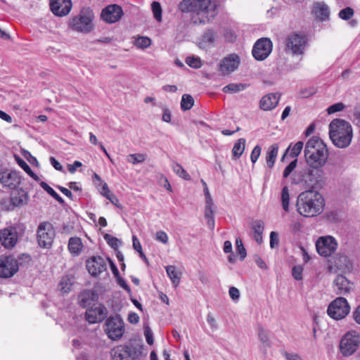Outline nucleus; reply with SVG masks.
I'll return each mask as SVG.
<instances>
[{
  "label": "nucleus",
  "instance_id": "55",
  "mask_svg": "<svg viewBox=\"0 0 360 360\" xmlns=\"http://www.w3.org/2000/svg\"><path fill=\"white\" fill-rule=\"evenodd\" d=\"M7 180H22V176L21 172L16 170H9L6 174Z\"/></svg>",
  "mask_w": 360,
  "mask_h": 360
},
{
  "label": "nucleus",
  "instance_id": "15",
  "mask_svg": "<svg viewBox=\"0 0 360 360\" xmlns=\"http://www.w3.org/2000/svg\"><path fill=\"white\" fill-rule=\"evenodd\" d=\"M338 243L332 236L321 237L316 243L317 252L322 257L330 256L337 249Z\"/></svg>",
  "mask_w": 360,
  "mask_h": 360
},
{
  "label": "nucleus",
  "instance_id": "37",
  "mask_svg": "<svg viewBox=\"0 0 360 360\" xmlns=\"http://www.w3.org/2000/svg\"><path fill=\"white\" fill-rule=\"evenodd\" d=\"M15 158L19 166L25 172H27L34 180H39L38 176L32 172L30 167L25 162V160H23L22 158L17 155H15Z\"/></svg>",
  "mask_w": 360,
  "mask_h": 360
},
{
  "label": "nucleus",
  "instance_id": "61",
  "mask_svg": "<svg viewBox=\"0 0 360 360\" xmlns=\"http://www.w3.org/2000/svg\"><path fill=\"white\" fill-rule=\"evenodd\" d=\"M229 293L233 300H238L240 297L239 290L236 287H231Z\"/></svg>",
  "mask_w": 360,
  "mask_h": 360
},
{
  "label": "nucleus",
  "instance_id": "56",
  "mask_svg": "<svg viewBox=\"0 0 360 360\" xmlns=\"http://www.w3.org/2000/svg\"><path fill=\"white\" fill-rule=\"evenodd\" d=\"M144 335L146 337V342L149 345H152L154 342L153 332L148 326H144Z\"/></svg>",
  "mask_w": 360,
  "mask_h": 360
},
{
  "label": "nucleus",
  "instance_id": "21",
  "mask_svg": "<svg viewBox=\"0 0 360 360\" xmlns=\"http://www.w3.org/2000/svg\"><path fill=\"white\" fill-rule=\"evenodd\" d=\"M50 8L57 16L67 15L72 8L71 0H50Z\"/></svg>",
  "mask_w": 360,
  "mask_h": 360
},
{
  "label": "nucleus",
  "instance_id": "20",
  "mask_svg": "<svg viewBox=\"0 0 360 360\" xmlns=\"http://www.w3.org/2000/svg\"><path fill=\"white\" fill-rule=\"evenodd\" d=\"M240 63V58L238 55L233 53L224 58L220 63L219 70L223 75H227L235 71Z\"/></svg>",
  "mask_w": 360,
  "mask_h": 360
},
{
  "label": "nucleus",
  "instance_id": "62",
  "mask_svg": "<svg viewBox=\"0 0 360 360\" xmlns=\"http://www.w3.org/2000/svg\"><path fill=\"white\" fill-rule=\"evenodd\" d=\"M100 193L103 196L105 197L106 198H109L110 195L112 194V193H111L105 182L101 184Z\"/></svg>",
  "mask_w": 360,
  "mask_h": 360
},
{
  "label": "nucleus",
  "instance_id": "32",
  "mask_svg": "<svg viewBox=\"0 0 360 360\" xmlns=\"http://www.w3.org/2000/svg\"><path fill=\"white\" fill-rule=\"evenodd\" d=\"M166 272L167 276L171 279L172 283L177 286L181 280V273L179 271H177L176 269V267L174 266H168L166 267Z\"/></svg>",
  "mask_w": 360,
  "mask_h": 360
},
{
  "label": "nucleus",
  "instance_id": "49",
  "mask_svg": "<svg viewBox=\"0 0 360 360\" xmlns=\"http://www.w3.org/2000/svg\"><path fill=\"white\" fill-rule=\"evenodd\" d=\"M345 108V105L342 102H339L330 105L326 110L328 114L330 115L335 112H340L343 110Z\"/></svg>",
  "mask_w": 360,
  "mask_h": 360
},
{
  "label": "nucleus",
  "instance_id": "43",
  "mask_svg": "<svg viewBox=\"0 0 360 360\" xmlns=\"http://www.w3.org/2000/svg\"><path fill=\"white\" fill-rule=\"evenodd\" d=\"M151 44V39L148 37H139L134 42V45L139 49H146Z\"/></svg>",
  "mask_w": 360,
  "mask_h": 360
},
{
  "label": "nucleus",
  "instance_id": "10",
  "mask_svg": "<svg viewBox=\"0 0 360 360\" xmlns=\"http://www.w3.org/2000/svg\"><path fill=\"white\" fill-rule=\"evenodd\" d=\"M37 236L40 247L50 248L55 237V230L53 225L48 221L40 223L37 228Z\"/></svg>",
  "mask_w": 360,
  "mask_h": 360
},
{
  "label": "nucleus",
  "instance_id": "14",
  "mask_svg": "<svg viewBox=\"0 0 360 360\" xmlns=\"http://www.w3.org/2000/svg\"><path fill=\"white\" fill-rule=\"evenodd\" d=\"M19 269L18 262L13 256L0 257V278L12 277Z\"/></svg>",
  "mask_w": 360,
  "mask_h": 360
},
{
  "label": "nucleus",
  "instance_id": "51",
  "mask_svg": "<svg viewBox=\"0 0 360 360\" xmlns=\"http://www.w3.org/2000/svg\"><path fill=\"white\" fill-rule=\"evenodd\" d=\"M173 170L181 179L186 180L188 177L186 171L178 163H175L173 165Z\"/></svg>",
  "mask_w": 360,
  "mask_h": 360
},
{
  "label": "nucleus",
  "instance_id": "30",
  "mask_svg": "<svg viewBox=\"0 0 360 360\" xmlns=\"http://www.w3.org/2000/svg\"><path fill=\"white\" fill-rule=\"evenodd\" d=\"M253 237L255 241L260 244L262 242V233L264 231V222L261 220H255L252 224Z\"/></svg>",
  "mask_w": 360,
  "mask_h": 360
},
{
  "label": "nucleus",
  "instance_id": "50",
  "mask_svg": "<svg viewBox=\"0 0 360 360\" xmlns=\"http://www.w3.org/2000/svg\"><path fill=\"white\" fill-rule=\"evenodd\" d=\"M89 141L91 144L94 146L98 145L101 150L105 153V155L110 158V155L107 152L105 148L103 146V143L98 141L96 136L92 132L89 133Z\"/></svg>",
  "mask_w": 360,
  "mask_h": 360
},
{
  "label": "nucleus",
  "instance_id": "3",
  "mask_svg": "<svg viewBox=\"0 0 360 360\" xmlns=\"http://www.w3.org/2000/svg\"><path fill=\"white\" fill-rule=\"evenodd\" d=\"M297 206V211L301 215L311 217L320 214L323 211L325 200L313 187L299 195Z\"/></svg>",
  "mask_w": 360,
  "mask_h": 360
},
{
  "label": "nucleus",
  "instance_id": "27",
  "mask_svg": "<svg viewBox=\"0 0 360 360\" xmlns=\"http://www.w3.org/2000/svg\"><path fill=\"white\" fill-rule=\"evenodd\" d=\"M278 153V145L277 143L272 144L269 147L266 154V162L269 169H271L274 167Z\"/></svg>",
  "mask_w": 360,
  "mask_h": 360
},
{
  "label": "nucleus",
  "instance_id": "36",
  "mask_svg": "<svg viewBox=\"0 0 360 360\" xmlns=\"http://www.w3.org/2000/svg\"><path fill=\"white\" fill-rule=\"evenodd\" d=\"M304 143L302 141H297L295 144L292 146L290 144L288 149L286 150V153H288L290 150V156L292 158H297L301 153L302 148H303Z\"/></svg>",
  "mask_w": 360,
  "mask_h": 360
},
{
  "label": "nucleus",
  "instance_id": "17",
  "mask_svg": "<svg viewBox=\"0 0 360 360\" xmlns=\"http://www.w3.org/2000/svg\"><path fill=\"white\" fill-rule=\"evenodd\" d=\"M124 12L122 8L117 4H110L105 7L101 13V19L108 24L118 22Z\"/></svg>",
  "mask_w": 360,
  "mask_h": 360
},
{
  "label": "nucleus",
  "instance_id": "12",
  "mask_svg": "<svg viewBox=\"0 0 360 360\" xmlns=\"http://www.w3.org/2000/svg\"><path fill=\"white\" fill-rule=\"evenodd\" d=\"M110 353L112 360H134L140 356L141 351L132 345H120L113 347Z\"/></svg>",
  "mask_w": 360,
  "mask_h": 360
},
{
  "label": "nucleus",
  "instance_id": "58",
  "mask_svg": "<svg viewBox=\"0 0 360 360\" xmlns=\"http://www.w3.org/2000/svg\"><path fill=\"white\" fill-rule=\"evenodd\" d=\"M155 240L163 244L168 243V236L164 231H158L155 234Z\"/></svg>",
  "mask_w": 360,
  "mask_h": 360
},
{
  "label": "nucleus",
  "instance_id": "52",
  "mask_svg": "<svg viewBox=\"0 0 360 360\" xmlns=\"http://www.w3.org/2000/svg\"><path fill=\"white\" fill-rule=\"evenodd\" d=\"M297 163V160H292L284 169L283 173V178H288L295 169Z\"/></svg>",
  "mask_w": 360,
  "mask_h": 360
},
{
  "label": "nucleus",
  "instance_id": "13",
  "mask_svg": "<svg viewBox=\"0 0 360 360\" xmlns=\"http://www.w3.org/2000/svg\"><path fill=\"white\" fill-rule=\"evenodd\" d=\"M273 44L268 38L258 39L253 46L252 53L255 60L262 61L265 60L272 51Z\"/></svg>",
  "mask_w": 360,
  "mask_h": 360
},
{
  "label": "nucleus",
  "instance_id": "33",
  "mask_svg": "<svg viewBox=\"0 0 360 360\" xmlns=\"http://www.w3.org/2000/svg\"><path fill=\"white\" fill-rule=\"evenodd\" d=\"M269 335V332L265 330L262 326H259L258 327V338L265 347H269L271 346Z\"/></svg>",
  "mask_w": 360,
  "mask_h": 360
},
{
  "label": "nucleus",
  "instance_id": "19",
  "mask_svg": "<svg viewBox=\"0 0 360 360\" xmlns=\"http://www.w3.org/2000/svg\"><path fill=\"white\" fill-rule=\"evenodd\" d=\"M107 308L103 304H100L97 307L87 309L85 313V318L89 323H96L104 321L107 318Z\"/></svg>",
  "mask_w": 360,
  "mask_h": 360
},
{
  "label": "nucleus",
  "instance_id": "4",
  "mask_svg": "<svg viewBox=\"0 0 360 360\" xmlns=\"http://www.w3.org/2000/svg\"><path fill=\"white\" fill-rule=\"evenodd\" d=\"M329 136L336 147L345 148L352 142V127L349 122L343 119H334L329 124Z\"/></svg>",
  "mask_w": 360,
  "mask_h": 360
},
{
  "label": "nucleus",
  "instance_id": "9",
  "mask_svg": "<svg viewBox=\"0 0 360 360\" xmlns=\"http://www.w3.org/2000/svg\"><path fill=\"white\" fill-rule=\"evenodd\" d=\"M104 330L112 340L120 339L124 332V322L121 316L115 315L107 318Z\"/></svg>",
  "mask_w": 360,
  "mask_h": 360
},
{
  "label": "nucleus",
  "instance_id": "5",
  "mask_svg": "<svg viewBox=\"0 0 360 360\" xmlns=\"http://www.w3.org/2000/svg\"><path fill=\"white\" fill-rule=\"evenodd\" d=\"M94 14L90 8H82L79 14L71 19L70 27L79 32L89 33L94 30Z\"/></svg>",
  "mask_w": 360,
  "mask_h": 360
},
{
  "label": "nucleus",
  "instance_id": "34",
  "mask_svg": "<svg viewBox=\"0 0 360 360\" xmlns=\"http://www.w3.org/2000/svg\"><path fill=\"white\" fill-rule=\"evenodd\" d=\"M41 186L55 200H56L60 205H64L65 201L63 198L58 194L53 188H52L50 186H49L46 181H40Z\"/></svg>",
  "mask_w": 360,
  "mask_h": 360
},
{
  "label": "nucleus",
  "instance_id": "25",
  "mask_svg": "<svg viewBox=\"0 0 360 360\" xmlns=\"http://www.w3.org/2000/svg\"><path fill=\"white\" fill-rule=\"evenodd\" d=\"M334 284L337 287L336 293L339 295H346L351 290L350 281L343 275H338L334 281Z\"/></svg>",
  "mask_w": 360,
  "mask_h": 360
},
{
  "label": "nucleus",
  "instance_id": "29",
  "mask_svg": "<svg viewBox=\"0 0 360 360\" xmlns=\"http://www.w3.org/2000/svg\"><path fill=\"white\" fill-rule=\"evenodd\" d=\"M335 265L341 269L352 271L353 269V263L349 257L345 255H339L335 260Z\"/></svg>",
  "mask_w": 360,
  "mask_h": 360
},
{
  "label": "nucleus",
  "instance_id": "23",
  "mask_svg": "<svg viewBox=\"0 0 360 360\" xmlns=\"http://www.w3.org/2000/svg\"><path fill=\"white\" fill-rule=\"evenodd\" d=\"M98 295L94 290H84L78 296V302L82 307H87L98 300Z\"/></svg>",
  "mask_w": 360,
  "mask_h": 360
},
{
  "label": "nucleus",
  "instance_id": "44",
  "mask_svg": "<svg viewBox=\"0 0 360 360\" xmlns=\"http://www.w3.org/2000/svg\"><path fill=\"white\" fill-rule=\"evenodd\" d=\"M15 205H13L11 198H3L0 200V208L4 211H12L15 208Z\"/></svg>",
  "mask_w": 360,
  "mask_h": 360
},
{
  "label": "nucleus",
  "instance_id": "24",
  "mask_svg": "<svg viewBox=\"0 0 360 360\" xmlns=\"http://www.w3.org/2000/svg\"><path fill=\"white\" fill-rule=\"evenodd\" d=\"M217 32L213 29H207L200 38L199 46L202 49H210L214 46Z\"/></svg>",
  "mask_w": 360,
  "mask_h": 360
},
{
  "label": "nucleus",
  "instance_id": "47",
  "mask_svg": "<svg viewBox=\"0 0 360 360\" xmlns=\"http://www.w3.org/2000/svg\"><path fill=\"white\" fill-rule=\"evenodd\" d=\"M146 157V155L141 153H134L128 156V160L133 165H136L144 162Z\"/></svg>",
  "mask_w": 360,
  "mask_h": 360
},
{
  "label": "nucleus",
  "instance_id": "48",
  "mask_svg": "<svg viewBox=\"0 0 360 360\" xmlns=\"http://www.w3.org/2000/svg\"><path fill=\"white\" fill-rule=\"evenodd\" d=\"M353 15L354 10L351 7H346L342 9L338 13V16L345 20H349Z\"/></svg>",
  "mask_w": 360,
  "mask_h": 360
},
{
  "label": "nucleus",
  "instance_id": "2",
  "mask_svg": "<svg viewBox=\"0 0 360 360\" xmlns=\"http://www.w3.org/2000/svg\"><path fill=\"white\" fill-rule=\"evenodd\" d=\"M178 8L181 13H190L191 21L195 25L211 22L218 13L214 0H182Z\"/></svg>",
  "mask_w": 360,
  "mask_h": 360
},
{
  "label": "nucleus",
  "instance_id": "64",
  "mask_svg": "<svg viewBox=\"0 0 360 360\" xmlns=\"http://www.w3.org/2000/svg\"><path fill=\"white\" fill-rule=\"evenodd\" d=\"M352 316L354 320L360 325V304L353 311Z\"/></svg>",
  "mask_w": 360,
  "mask_h": 360
},
{
  "label": "nucleus",
  "instance_id": "39",
  "mask_svg": "<svg viewBox=\"0 0 360 360\" xmlns=\"http://www.w3.org/2000/svg\"><path fill=\"white\" fill-rule=\"evenodd\" d=\"M194 104L193 98L189 94H184L181 101V108L186 111L190 110Z\"/></svg>",
  "mask_w": 360,
  "mask_h": 360
},
{
  "label": "nucleus",
  "instance_id": "26",
  "mask_svg": "<svg viewBox=\"0 0 360 360\" xmlns=\"http://www.w3.org/2000/svg\"><path fill=\"white\" fill-rule=\"evenodd\" d=\"M313 12L321 20H326L329 18L328 6L323 2H316L314 5Z\"/></svg>",
  "mask_w": 360,
  "mask_h": 360
},
{
  "label": "nucleus",
  "instance_id": "46",
  "mask_svg": "<svg viewBox=\"0 0 360 360\" xmlns=\"http://www.w3.org/2000/svg\"><path fill=\"white\" fill-rule=\"evenodd\" d=\"M186 63L191 68L198 69L202 65L200 59L198 57L188 56L186 58Z\"/></svg>",
  "mask_w": 360,
  "mask_h": 360
},
{
  "label": "nucleus",
  "instance_id": "18",
  "mask_svg": "<svg viewBox=\"0 0 360 360\" xmlns=\"http://www.w3.org/2000/svg\"><path fill=\"white\" fill-rule=\"evenodd\" d=\"M86 266L89 273L94 277H97L107 270L105 259L101 256H92L86 260Z\"/></svg>",
  "mask_w": 360,
  "mask_h": 360
},
{
  "label": "nucleus",
  "instance_id": "16",
  "mask_svg": "<svg viewBox=\"0 0 360 360\" xmlns=\"http://www.w3.org/2000/svg\"><path fill=\"white\" fill-rule=\"evenodd\" d=\"M1 183H8L9 181H1ZM5 186H8L11 189L10 198L13 201V205L16 207H21L27 205L29 196L27 193L21 188H18L16 184L11 182L10 184H4Z\"/></svg>",
  "mask_w": 360,
  "mask_h": 360
},
{
  "label": "nucleus",
  "instance_id": "40",
  "mask_svg": "<svg viewBox=\"0 0 360 360\" xmlns=\"http://www.w3.org/2000/svg\"><path fill=\"white\" fill-rule=\"evenodd\" d=\"M151 9L155 19L158 22H161L162 20V10L160 4L158 1H153L151 4Z\"/></svg>",
  "mask_w": 360,
  "mask_h": 360
},
{
  "label": "nucleus",
  "instance_id": "60",
  "mask_svg": "<svg viewBox=\"0 0 360 360\" xmlns=\"http://www.w3.org/2000/svg\"><path fill=\"white\" fill-rule=\"evenodd\" d=\"M172 118V114L170 110L164 107L162 109V120L165 122H170Z\"/></svg>",
  "mask_w": 360,
  "mask_h": 360
},
{
  "label": "nucleus",
  "instance_id": "45",
  "mask_svg": "<svg viewBox=\"0 0 360 360\" xmlns=\"http://www.w3.org/2000/svg\"><path fill=\"white\" fill-rule=\"evenodd\" d=\"M72 283L68 277H63L59 283V288L62 292L68 293L71 290Z\"/></svg>",
  "mask_w": 360,
  "mask_h": 360
},
{
  "label": "nucleus",
  "instance_id": "8",
  "mask_svg": "<svg viewBox=\"0 0 360 360\" xmlns=\"http://www.w3.org/2000/svg\"><path fill=\"white\" fill-rule=\"evenodd\" d=\"M360 344V335L355 330L346 333L340 342V349L344 356L353 354L359 348Z\"/></svg>",
  "mask_w": 360,
  "mask_h": 360
},
{
  "label": "nucleus",
  "instance_id": "22",
  "mask_svg": "<svg viewBox=\"0 0 360 360\" xmlns=\"http://www.w3.org/2000/svg\"><path fill=\"white\" fill-rule=\"evenodd\" d=\"M279 99L277 94H268L260 99L259 108L264 111L271 110L277 106Z\"/></svg>",
  "mask_w": 360,
  "mask_h": 360
},
{
  "label": "nucleus",
  "instance_id": "1",
  "mask_svg": "<svg viewBox=\"0 0 360 360\" xmlns=\"http://www.w3.org/2000/svg\"><path fill=\"white\" fill-rule=\"evenodd\" d=\"M304 156L309 167L298 169V180H318L322 176V167L328 158V151L326 143L319 137L314 136L307 142Z\"/></svg>",
  "mask_w": 360,
  "mask_h": 360
},
{
  "label": "nucleus",
  "instance_id": "54",
  "mask_svg": "<svg viewBox=\"0 0 360 360\" xmlns=\"http://www.w3.org/2000/svg\"><path fill=\"white\" fill-rule=\"evenodd\" d=\"M269 238H270V241H269L270 248L271 249H274L278 245V243H279L278 234L276 231H271L270 233Z\"/></svg>",
  "mask_w": 360,
  "mask_h": 360
},
{
  "label": "nucleus",
  "instance_id": "28",
  "mask_svg": "<svg viewBox=\"0 0 360 360\" xmlns=\"http://www.w3.org/2000/svg\"><path fill=\"white\" fill-rule=\"evenodd\" d=\"M83 244L80 238L71 237L68 242V250L72 255L78 256L82 250Z\"/></svg>",
  "mask_w": 360,
  "mask_h": 360
},
{
  "label": "nucleus",
  "instance_id": "38",
  "mask_svg": "<svg viewBox=\"0 0 360 360\" xmlns=\"http://www.w3.org/2000/svg\"><path fill=\"white\" fill-rule=\"evenodd\" d=\"M281 200L282 207L285 212L289 211L290 194L287 186H284L281 191Z\"/></svg>",
  "mask_w": 360,
  "mask_h": 360
},
{
  "label": "nucleus",
  "instance_id": "53",
  "mask_svg": "<svg viewBox=\"0 0 360 360\" xmlns=\"http://www.w3.org/2000/svg\"><path fill=\"white\" fill-rule=\"evenodd\" d=\"M303 267L301 265L294 266L292 269V276L296 281L302 280Z\"/></svg>",
  "mask_w": 360,
  "mask_h": 360
},
{
  "label": "nucleus",
  "instance_id": "11",
  "mask_svg": "<svg viewBox=\"0 0 360 360\" xmlns=\"http://www.w3.org/2000/svg\"><path fill=\"white\" fill-rule=\"evenodd\" d=\"M350 307L347 300L342 297L336 298L328 307V315L335 319L340 320L344 319L349 312Z\"/></svg>",
  "mask_w": 360,
  "mask_h": 360
},
{
  "label": "nucleus",
  "instance_id": "42",
  "mask_svg": "<svg viewBox=\"0 0 360 360\" xmlns=\"http://www.w3.org/2000/svg\"><path fill=\"white\" fill-rule=\"evenodd\" d=\"M236 252L239 256L240 261L245 259L247 256L246 250L243 245V241L240 238H237L236 240Z\"/></svg>",
  "mask_w": 360,
  "mask_h": 360
},
{
  "label": "nucleus",
  "instance_id": "59",
  "mask_svg": "<svg viewBox=\"0 0 360 360\" xmlns=\"http://www.w3.org/2000/svg\"><path fill=\"white\" fill-rule=\"evenodd\" d=\"M117 283L120 285L121 288H122L124 290H125L129 294H131V289L129 285L127 284L126 281L119 276V277L116 278Z\"/></svg>",
  "mask_w": 360,
  "mask_h": 360
},
{
  "label": "nucleus",
  "instance_id": "31",
  "mask_svg": "<svg viewBox=\"0 0 360 360\" xmlns=\"http://www.w3.org/2000/svg\"><path fill=\"white\" fill-rule=\"evenodd\" d=\"M245 139L243 138L239 139L233 145L232 149L233 158L236 160L240 158L244 152L245 147Z\"/></svg>",
  "mask_w": 360,
  "mask_h": 360
},
{
  "label": "nucleus",
  "instance_id": "41",
  "mask_svg": "<svg viewBox=\"0 0 360 360\" xmlns=\"http://www.w3.org/2000/svg\"><path fill=\"white\" fill-rule=\"evenodd\" d=\"M103 238L107 242L108 245L114 250H117L119 246L121 245V242L118 238L111 236L109 233L104 234Z\"/></svg>",
  "mask_w": 360,
  "mask_h": 360
},
{
  "label": "nucleus",
  "instance_id": "35",
  "mask_svg": "<svg viewBox=\"0 0 360 360\" xmlns=\"http://www.w3.org/2000/svg\"><path fill=\"white\" fill-rule=\"evenodd\" d=\"M247 87V84H235L231 83L226 86H225L222 91L224 93H237L241 91H243Z\"/></svg>",
  "mask_w": 360,
  "mask_h": 360
},
{
  "label": "nucleus",
  "instance_id": "7",
  "mask_svg": "<svg viewBox=\"0 0 360 360\" xmlns=\"http://www.w3.org/2000/svg\"><path fill=\"white\" fill-rule=\"evenodd\" d=\"M307 44V40L304 35L293 32L285 39V52L292 56H302Z\"/></svg>",
  "mask_w": 360,
  "mask_h": 360
},
{
  "label": "nucleus",
  "instance_id": "57",
  "mask_svg": "<svg viewBox=\"0 0 360 360\" xmlns=\"http://www.w3.org/2000/svg\"><path fill=\"white\" fill-rule=\"evenodd\" d=\"M261 151L262 148L259 145L255 146V148H253L250 155V160L253 164L255 163L258 160L261 154Z\"/></svg>",
  "mask_w": 360,
  "mask_h": 360
},
{
  "label": "nucleus",
  "instance_id": "6",
  "mask_svg": "<svg viewBox=\"0 0 360 360\" xmlns=\"http://www.w3.org/2000/svg\"><path fill=\"white\" fill-rule=\"evenodd\" d=\"M24 231V226L20 224H16L2 229L0 231L1 245L7 249L13 248L16 245L18 238L23 235Z\"/></svg>",
  "mask_w": 360,
  "mask_h": 360
},
{
  "label": "nucleus",
  "instance_id": "63",
  "mask_svg": "<svg viewBox=\"0 0 360 360\" xmlns=\"http://www.w3.org/2000/svg\"><path fill=\"white\" fill-rule=\"evenodd\" d=\"M127 320L130 323L136 324L139 321V316L135 312H130L128 315Z\"/></svg>",
  "mask_w": 360,
  "mask_h": 360
}]
</instances>
